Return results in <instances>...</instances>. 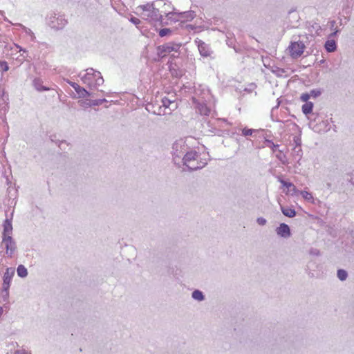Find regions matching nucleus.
I'll list each match as a JSON object with an SVG mask.
<instances>
[{
  "instance_id": "obj_17",
  "label": "nucleus",
  "mask_w": 354,
  "mask_h": 354,
  "mask_svg": "<svg viewBox=\"0 0 354 354\" xmlns=\"http://www.w3.org/2000/svg\"><path fill=\"white\" fill-rule=\"evenodd\" d=\"M300 194L304 199H306L308 201H313V196L310 193H309L306 191H301V192H300Z\"/></svg>"
},
{
  "instance_id": "obj_8",
  "label": "nucleus",
  "mask_w": 354,
  "mask_h": 354,
  "mask_svg": "<svg viewBox=\"0 0 354 354\" xmlns=\"http://www.w3.org/2000/svg\"><path fill=\"white\" fill-rule=\"evenodd\" d=\"M3 243L6 245L7 253L8 252L9 250H10V252H12L14 250V243L12 242L10 236H3Z\"/></svg>"
},
{
  "instance_id": "obj_16",
  "label": "nucleus",
  "mask_w": 354,
  "mask_h": 354,
  "mask_svg": "<svg viewBox=\"0 0 354 354\" xmlns=\"http://www.w3.org/2000/svg\"><path fill=\"white\" fill-rule=\"evenodd\" d=\"M192 297L194 299L198 301H202L204 298L202 292L199 290H195L192 293Z\"/></svg>"
},
{
  "instance_id": "obj_10",
  "label": "nucleus",
  "mask_w": 354,
  "mask_h": 354,
  "mask_svg": "<svg viewBox=\"0 0 354 354\" xmlns=\"http://www.w3.org/2000/svg\"><path fill=\"white\" fill-rule=\"evenodd\" d=\"M3 236H10L12 230V226L11 222L6 219L3 224Z\"/></svg>"
},
{
  "instance_id": "obj_28",
  "label": "nucleus",
  "mask_w": 354,
  "mask_h": 354,
  "mask_svg": "<svg viewBox=\"0 0 354 354\" xmlns=\"http://www.w3.org/2000/svg\"><path fill=\"white\" fill-rule=\"evenodd\" d=\"M2 313H3V308H2V307H0V317L1 316Z\"/></svg>"
},
{
  "instance_id": "obj_20",
  "label": "nucleus",
  "mask_w": 354,
  "mask_h": 354,
  "mask_svg": "<svg viewBox=\"0 0 354 354\" xmlns=\"http://www.w3.org/2000/svg\"><path fill=\"white\" fill-rule=\"evenodd\" d=\"M171 30L169 28H162L159 31V35L162 37L167 35H169Z\"/></svg>"
},
{
  "instance_id": "obj_15",
  "label": "nucleus",
  "mask_w": 354,
  "mask_h": 354,
  "mask_svg": "<svg viewBox=\"0 0 354 354\" xmlns=\"http://www.w3.org/2000/svg\"><path fill=\"white\" fill-rule=\"evenodd\" d=\"M17 274L21 277H26L28 274L27 269L23 265H19L17 268Z\"/></svg>"
},
{
  "instance_id": "obj_23",
  "label": "nucleus",
  "mask_w": 354,
  "mask_h": 354,
  "mask_svg": "<svg viewBox=\"0 0 354 354\" xmlns=\"http://www.w3.org/2000/svg\"><path fill=\"white\" fill-rule=\"evenodd\" d=\"M254 132V130L252 129L248 128H244L242 130V134L245 136H251L252 133Z\"/></svg>"
},
{
  "instance_id": "obj_2",
  "label": "nucleus",
  "mask_w": 354,
  "mask_h": 354,
  "mask_svg": "<svg viewBox=\"0 0 354 354\" xmlns=\"http://www.w3.org/2000/svg\"><path fill=\"white\" fill-rule=\"evenodd\" d=\"M183 162L189 169L194 170L202 168L204 162L198 160V154L195 151H188L183 157Z\"/></svg>"
},
{
  "instance_id": "obj_6",
  "label": "nucleus",
  "mask_w": 354,
  "mask_h": 354,
  "mask_svg": "<svg viewBox=\"0 0 354 354\" xmlns=\"http://www.w3.org/2000/svg\"><path fill=\"white\" fill-rule=\"evenodd\" d=\"M277 234L283 238H288L290 236V230L287 224L281 223L276 230Z\"/></svg>"
},
{
  "instance_id": "obj_27",
  "label": "nucleus",
  "mask_w": 354,
  "mask_h": 354,
  "mask_svg": "<svg viewBox=\"0 0 354 354\" xmlns=\"http://www.w3.org/2000/svg\"><path fill=\"white\" fill-rule=\"evenodd\" d=\"M15 354H30V353L26 352L24 351H17V352H15Z\"/></svg>"
},
{
  "instance_id": "obj_26",
  "label": "nucleus",
  "mask_w": 354,
  "mask_h": 354,
  "mask_svg": "<svg viewBox=\"0 0 354 354\" xmlns=\"http://www.w3.org/2000/svg\"><path fill=\"white\" fill-rule=\"evenodd\" d=\"M257 223L261 225H264L266 223V220L263 218H258Z\"/></svg>"
},
{
  "instance_id": "obj_21",
  "label": "nucleus",
  "mask_w": 354,
  "mask_h": 354,
  "mask_svg": "<svg viewBox=\"0 0 354 354\" xmlns=\"http://www.w3.org/2000/svg\"><path fill=\"white\" fill-rule=\"evenodd\" d=\"M104 101H105V100H92V101L89 102L88 105L90 106H97V105L102 104Z\"/></svg>"
},
{
  "instance_id": "obj_11",
  "label": "nucleus",
  "mask_w": 354,
  "mask_h": 354,
  "mask_svg": "<svg viewBox=\"0 0 354 354\" xmlns=\"http://www.w3.org/2000/svg\"><path fill=\"white\" fill-rule=\"evenodd\" d=\"M281 212L286 216H288L289 218H292V217L295 216V215H296L295 210L292 208L288 207H281Z\"/></svg>"
},
{
  "instance_id": "obj_14",
  "label": "nucleus",
  "mask_w": 354,
  "mask_h": 354,
  "mask_svg": "<svg viewBox=\"0 0 354 354\" xmlns=\"http://www.w3.org/2000/svg\"><path fill=\"white\" fill-rule=\"evenodd\" d=\"M280 183L282 184V185L283 187H287L288 189L290 190V191H292L293 192H296L297 190L296 187L292 183L286 182V181H285L283 180H280Z\"/></svg>"
},
{
  "instance_id": "obj_24",
  "label": "nucleus",
  "mask_w": 354,
  "mask_h": 354,
  "mask_svg": "<svg viewBox=\"0 0 354 354\" xmlns=\"http://www.w3.org/2000/svg\"><path fill=\"white\" fill-rule=\"evenodd\" d=\"M310 98V95L307 93L301 94L300 99L302 102H308V100Z\"/></svg>"
},
{
  "instance_id": "obj_1",
  "label": "nucleus",
  "mask_w": 354,
  "mask_h": 354,
  "mask_svg": "<svg viewBox=\"0 0 354 354\" xmlns=\"http://www.w3.org/2000/svg\"><path fill=\"white\" fill-rule=\"evenodd\" d=\"M136 10L137 15L151 24L158 21L161 18L158 10L155 8L152 3L140 5L136 8Z\"/></svg>"
},
{
  "instance_id": "obj_25",
  "label": "nucleus",
  "mask_w": 354,
  "mask_h": 354,
  "mask_svg": "<svg viewBox=\"0 0 354 354\" xmlns=\"http://www.w3.org/2000/svg\"><path fill=\"white\" fill-rule=\"evenodd\" d=\"M131 22H132L135 25H138L140 24V20L136 17H131L130 19Z\"/></svg>"
},
{
  "instance_id": "obj_9",
  "label": "nucleus",
  "mask_w": 354,
  "mask_h": 354,
  "mask_svg": "<svg viewBox=\"0 0 354 354\" xmlns=\"http://www.w3.org/2000/svg\"><path fill=\"white\" fill-rule=\"evenodd\" d=\"M197 109L201 115H209L210 113V109L205 104H198Z\"/></svg>"
},
{
  "instance_id": "obj_22",
  "label": "nucleus",
  "mask_w": 354,
  "mask_h": 354,
  "mask_svg": "<svg viewBox=\"0 0 354 354\" xmlns=\"http://www.w3.org/2000/svg\"><path fill=\"white\" fill-rule=\"evenodd\" d=\"M0 68L2 70V71H3V72H6V71H8V69H9L8 63L5 61L0 62Z\"/></svg>"
},
{
  "instance_id": "obj_12",
  "label": "nucleus",
  "mask_w": 354,
  "mask_h": 354,
  "mask_svg": "<svg viewBox=\"0 0 354 354\" xmlns=\"http://www.w3.org/2000/svg\"><path fill=\"white\" fill-rule=\"evenodd\" d=\"M325 48L328 52H334L336 50V43L333 39L326 41Z\"/></svg>"
},
{
  "instance_id": "obj_19",
  "label": "nucleus",
  "mask_w": 354,
  "mask_h": 354,
  "mask_svg": "<svg viewBox=\"0 0 354 354\" xmlns=\"http://www.w3.org/2000/svg\"><path fill=\"white\" fill-rule=\"evenodd\" d=\"M337 276L340 280L343 281L347 277V273L344 270H339L337 271Z\"/></svg>"
},
{
  "instance_id": "obj_3",
  "label": "nucleus",
  "mask_w": 354,
  "mask_h": 354,
  "mask_svg": "<svg viewBox=\"0 0 354 354\" xmlns=\"http://www.w3.org/2000/svg\"><path fill=\"white\" fill-rule=\"evenodd\" d=\"M288 49L290 56L293 59H297L303 55L306 46L302 41H293L290 44Z\"/></svg>"
},
{
  "instance_id": "obj_18",
  "label": "nucleus",
  "mask_w": 354,
  "mask_h": 354,
  "mask_svg": "<svg viewBox=\"0 0 354 354\" xmlns=\"http://www.w3.org/2000/svg\"><path fill=\"white\" fill-rule=\"evenodd\" d=\"M198 49H199L200 53L202 56L208 57L210 55L209 52L205 49V47L203 45L199 46Z\"/></svg>"
},
{
  "instance_id": "obj_5",
  "label": "nucleus",
  "mask_w": 354,
  "mask_h": 354,
  "mask_svg": "<svg viewBox=\"0 0 354 354\" xmlns=\"http://www.w3.org/2000/svg\"><path fill=\"white\" fill-rule=\"evenodd\" d=\"M15 270L12 268H7L6 272L3 277V288L5 291H8L10 288V283L12 276L14 275Z\"/></svg>"
},
{
  "instance_id": "obj_4",
  "label": "nucleus",
  "mask_w": 354,
  "mask_h": 354,
  "mask_svg": "<svg viewBox=\"0 0 354 354\" xmlns=\"http://www.w3.org/2000/svg\"><path fill=\"white\" fill-rule=\"evenodd\" d=\"M180 47V44L168 43L158 47V54L161 57H165L167 54L174 51L178 52Z\"/></svg>"
},
{
  "instance_id": "obj_7",
  "label": "nucleus",
  "mask_w": 354,
  "mask_h": 354,
  "mask_svg": "<svg viewBox=\"0 0 354 354\" xmlns=\"http://www.w3.org/2000/svg\"><path fill=\"white\" fill-rule=\"evenodd\" d=\"M71 86L75 90L80 97H85L89 95V93L84 88L81 87L76 83L71 84Z\"/></svg>"
},
{
  "instance_id": "obj_13",
  "label": "nucleus",
  "mask_w": 354,
  "mask_h": 354,
  "mask_svg": "<svg viewBox=\"0 0 354 354\" xmlns=\"http://www.w3.org/2000/svg\"><path fill=\"white\" fill-rule=\"evenodd\" d=\"M313 104L311 102H306L302 106V111L304 114L308 115L313 111Z\"/></svg>"
}]
</instances>
